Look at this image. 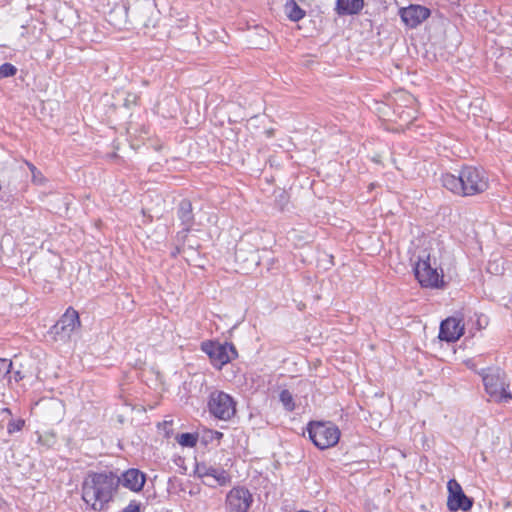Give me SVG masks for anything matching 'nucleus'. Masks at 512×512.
<instances>
[{
  "label": "nucleus",
  "instance_id": "obj_25",
  "mask_svg": "<svg viewBox=\"0 0 512 512\" xmlns=\"http://www.w3.org/2000/svg\"><path fill=\"white\" fill-rule=\"evenodd\" d=\"M183 251L182 247L180 245H177L174 249V251H172L171 255L173 257H176L178 254H180L181 252Z\"/></svg>",
  "mask_w": 512,
  "mask_h": 512
},
{
  "label": "nucleus",
  "instance_id": "obj_21",
  "mask_svg": "<svg viewBox=\"0 0 512 512\" xmlns=\"http://www.w3.org/2000/svg\"><path fill=\"white\" fill-rule=\"evenodd\" d=\"M24 424H25V422L22 419L11 420L8 423L7 432L11 435L15 432L21 431L22 428L24 427Z\"/></svg>",
  "mask_w": 512,
  "mask_h": 512
},
{
  "label": "nucleus",
  "instance_id": "obj_5",
  "mask_svg": "<svg viewBox=\"0 0 512 512\" xmlns=\"http://www.w3.org/2000/svg\"><path fill=\"white\" fill-rule=\"evenodd\" d=\"M307 432L313 444L321 450L335 446L340 438L339 428L331 422H310Z\"/></svg>",
  "mask_w": 512,
  "mask_h": 512
},
{
  "label": "nucleus",
  "instance_id": "obj_29",
  "mask_svg": "<svg viewBox=\"0 0 512 512\" xmlns=\"http://www.w3.org/2000/svg\"><path fill=\"white\" fill-rule=\"evenodd\" d=\"M216 435H217V438H221L223 436V433L221 432H216Z\"/></svg>",
  "mask_w": 512,
  "mask_h": 512
},
{
  "label": "nucleus",
  "instance_id": "obj_3",
  "mask_svg": "<svg viewBox=\"0 0 512 512\" xmlns=\"http://www.w3.org/2000/svg\"><path fill=\"white\" fill-rule=\"evenodd\" d=\"M478 374L482 377L486 393L494 402H508L512 399L510 384L506 373L499 367L481 369Z\"/></svg>",
  "mask_w": 512,
  "mask_h": 512
},
{
  "label": "nucleus",
  "instance_id": "obj_18",
  "mask_svg": "<svg viewBox=\"0 0 512 512\" xmlns=\"http://www.w3.org/2000/svg\"><path fill=\"white\" fill-rule=\"evenodd\" d=\"M199 435L197 433H182L176 437L179 445L182 447L193 448L197 445Z\"/></svg>",
  "mask_w": 512,
  "mask_h": 512
},
{
  "label": "nucleus",
  "instance_id": "obj_22",
  "mask_svg": "<svg viewBox=\"0 0 512 512\" xmlns=\"http://www.w3.org/2000/svg\"><path fill=\"white\" fill-rule=\"evenodd\" d=\"M12 368V362L5 358H0V378L5 377Z\"/></svg>",
  "mask_w": 512,
  "mask_h": 512
},
{
  "label": "nucleus",
  "instance_id": "obj_19",
  "mask_svg": "<svg viewBox=\"0 0 512 512\" xmlns=\"http://www.w3.org/2000/svg\"><path fill=\"white\" fill-rule=\"evenodd\" d=\"M279 400L282 403L286 411L292 412L295 409V402L292 393L284 389L279 394Z\"/></svg>",
  "mask_w": 512,
  "mask_h": 512
},
{
  "label": "nucleus",
  "instance_id": "obj_12",
  "mask_svg": "<svg viewBox=\"0 0 512 512\" xmlns=\"http://www.w3.org/2000/svg\"><path fill=\"white\" fill-rule=\"evenodd\" d=\"M430 16V10L421 5H410L400 10L402 21L410 28H416Z\"/></svg>",
  "mask_w": 512,
  "mask_h": 512
},
{
  "label": "nucleus",
  "instance_id": "obj_4",
  "mask_svg": "<svg viewBox=\"0 0 512 512\" xmlns=\"http://www.w3.org/2000/svg\"><path fill=\"white\" fill-rule=\"evenodd\" d=\"M414 274L422 287L441 288L444 285L442 271L438 272V268L432 265L430 255L426 251L418 256Z\"/></svg>",
  "mask_w": 512,
  "mask_h": 512
},
{
  "label": "nucleus",
  "instance_id": "obj_6",
  "mask_svg": "<svg viewBox=\"0 0 512 512\" xmlns=\"http://www.w3.org/2000/svg\"><path fill=\"white\" fill-rule=\"evenodd\" d=\"M207 408L214 418L229 421L236 414V401L228 393L214 390L208 396Z\"/></svg>",
  "mask_w": 512,
  "mask_h": 512
},
{
  "label": "nucleus",
  "instance_id": "obj_9",
  "mask_svg": "<svg viewBox=\"0 0 512 512\" xmlns=\"http://www.w3.org/2000/svg\"><path fill=\"white\" fill-rule=\"evenodd\" d=\"M254 502L252 493L244 486L233 487L225 497L226 512H248Z\"/></svg>",
  "mask_w": 512,
  "mask_h": 512
},
{
  "label": "nucleus",
  "instance_id": "obj_27",
  "mask_svg": "<svg viewBox=\"0 0 512 512\" xmlns=\"http://www.w3.org/2000/svg\"><path fill=\"white\" fill-rule=\"evenodd\" d=\"M14 379H15V381H17V382H18V381H20V380H22V379H23V376L21 375V373H20L19 371H17V372L15 373V375H14Z\"/></svg>",
  "mask_w": 512,
  "mask_h": 512
},
{
  "label": "nucleus",
  "instance_id": "obj_23",
  "mask_svg": "<svg viewBox=\"0 0 512 512\" xmlns=\"http://www.w3.org/2000/svg\"><path fill=\"white\" fill-rule=\"evenodd\" d=\"M122 512H140V503L133 500L122 510Z\"/></svg>",
  "mask_w": 512,
  "mask_h": 512
},
{
  "label": "nucleus",
  "instance_id": "obj_28",
  "mask_svg": "<svg viewBox=\"0 0 512 512\" xmlns=\"http://www.w3.org/2000/svg\"><path fill=\"white\" fill-rule=\"evenodd\" d=\"M2 413H6V414H8V415H11V414H12V413H11V410H10L9 408H3V409H2Z\"/></svg>",
  "mask_w": 512,
  "mask_h": 512
},
{
  "label": "nucleus",
  "instance_id": "obj_26",
  "mask_svg": "<svg viewBox=\"0 0 512 512\" xmlns=\"http://www.w3.org/2000/svg\"><path fill=\"white\" fill-rule=\"evenodd\" d=\"M466 366L471 369V370H475L476 371V368H475V364L473 362V360L469 359L465 362Z\"/></svg>",
  "mask_w": 512,
  "mask_h": 512
},
{
  "label": "nucleus",
  "instance_id": "obj_11",
  "mask_svg": "<svg viewBox=\"0 0 512 512\" xmlns=\"http://www.w3.org/2000/svg\"><path fill=\"white\" fill-rule=\"evenodd\" d=\"M195 473L204 480V484L208 486H226L231 482L230 474L223 468L208 466L205 463H196Z\"/></svg>",
  "mask_w": 512,
  "mask_h": 512
},
{
  "label": "nucleus",
  "instance_id": "obj_13",
  "mask_svg": "<svg viewBox=\"0 0 512 512\" xmlns=\"http://www.w3.org/2000/svg\"><path fill=\"white\" fill-rule=\"evenodd\" d=\"M464 332L462 320L456 317H449L441 322L439 338L447 342L458 340Z\"/></svg>",
  "mask_w": 512,
  "mask_h": 512
},
{
  "label": "nucleus",
  "instance_id": "obj_15",
  "mask_svg": "<svg viewBox=\"0 0 512 512\" xmlns=\"http://www.w3.org/2000/svg\"><path fill=\"white\" fill-rule=\"evenodd\" d=\"M177 217L183 227H186V231H191L195 225V218L193 214L192 203L183 199L177 209Z\"/></svg>",
  "mask_w": 512,
  "mask_h": 512
},
{
  "label": "nucleus",
  "instance_id": "obj_20",
  "mask_svg": "<svg viewBox=\"0 0 512 512\" xmlns=\"http://www.w3.org/2000/svg\"><path fill=\"white\" fill-rule=\"evenodd\" d=\"M17 73V68L11 63H3L0 66V79L12 77Z\"/></svg>",
  "mask_w": 512,
  "mask_h": 512
},
{
  "label": "nucleus",
  "instance_id": "obj_8",
  "mask_svg": "<svg viewBox=\"0 0 512 512\" xmlns=\"http://www.w3.org/2000/svg\"><path fill=\"white\" fill-rule=\"evenodd\" d=\"M80 326L78 312L69 307L61 318L50 328L49 334L55 341L67 342L72 333Z\"/></svg>",
  "mask_w": 512,
  "mask_h": 512
},
{
  "label": "nucleus",
  "instance_id": "obj_14",
  "mask_svg": "<svg viewBox=\"0 0 512 512\" xmlns=\"http://www.w3.org/2000/svg\"><path fill=\"white\" fill-rule=\"evenodd\" d=\"M119 477L120 484L133 492H140L146 481V475L135 468L128 469Z\"/></svg>",
  "mask_w": 512,
  "mask_h": 512
},
{
  "label": "nucleus",
  "instance_id": "obj_16",
  "mask_svg": "<svg viewBox=\"0 0 512 512\" xmlns=\"http://www.w3.org/2000/svg\"><path fill=\"white\" fill-rule=\"evenodd\" d=\"M364 6L363 0H336V12L338 15H353L359 13Z\"/></svg>",
  "mask_w": 512,
  "mask_h": 512
},
{
  "label": "nucleus",
  "instance_id": "obj_30",
  "mask_svg": "<svg viewBox=\"0 0 512 512\" xmlns=\"http://www.w3.org/2000/svg\"><path fill=\"white\" fill-rule=\"evenodd\" d=\"M492 266H493L492 264H489V266H488V271H491V270H492Z\"/></svg>",
  "mask_w": 512,
  "mask_h": 512
},
{
  "label": "nucleus",
  "instance_id": "obj_7",
  "mask_svg": "<svg viewBox=\"0 0 512 512\" xmlns=\"http://www.w3.org/2000/svg\"><path fill=\"white\" fill-rule=\"evenodd\" d=\"M201 350L209 356L212 365L218 369L237 357L235 346L228 342L206 341L201 344Z\"/></svg>",
  "mask_w": 512,
  "mask_h": 512
},
{
  "label": "nucleus",
  "instance_id": "obj_1",
  "mask_svg": "<svg viewBox=\"0 0 512 512\" xmlns=\"http://www.w3.org/2000/svg\"><path fill=\"white\" fill-rule=\"evenodd\" d=\"M120 485V477L113 471L89 472L81 486L82 500L95 512H100L112 501Z\"/></svg>",
  "mask_w": 512,
  "mask_h": 512
},
{
  "label": "nucleus",
  "instance_id": "obj_24",
  "mask_svg": "<svg viewBox=\"0 0 512 512\" xmlns=\"http://www.w3.org/2000/svg\"><path fill=\"white\" fill-rule=\"evenodd\" d=\"M190 231H186V227H183V229L181 231H179L176 235V240H177V243L178 245H184L185 244V241L187 239V236H188V233Z\"/></svg>",
  "mask_w": 512,
  "mask_h": 512
},
{
  "label": "nucleus",
  "instance_id": "obj_17",
  "mask_svg": "<svg viewBox=\"0 0 512 512\" xmlns=\"http://www.w3.org/2000/svg\"><path fill=\"white\" fill-rule=\"evenodd\" d=\"M284 8L287 17L293 22L300 21L306 15V12L296 3L295 0H287Z\"/></svg>",
  "mask_w": 512,
  "mask_h": 512
},
{
  "label": "nucleus",
  "instance_id": "obj_2",
  "mask_svg": "<svg viewBox=\"0 0 512 512\" xmlns=\"http://www.w3.org/2000/svg\"><path fill=\"white\" fill-rule=\"evenodd\" d=\"M441 182L447 190L462 197L481 194L489 187L486 172L475 166H463L457 175L444 173Z\"/></svg>",
  "mask_w": 512,
  "mask_h": 512
},
{
  "label": "nucleus",
  "instance_id": "obj_10",
  "mask_svg": "<svg viewBox=\"0 0 512 512\" xmlns=\"http://www.w3.org/2000/svg\"><path fill=\"white\" fill-rule=\"evenodd\" d=\"M448 497L447 508L451 512L469 511L473 506V499L466 496L461 485L455 480L450 479L447 483Z\"/></svg>",
  "mask_w": 512,
  "mask_h": 512
}]
</instances>
